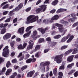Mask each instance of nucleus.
<instances>
[{
  "mask_svg": "<svg viewBox=\"0 0 78 78\" xmlns=\"http://www.w3.org/2000/svg\"><path fill=\"white\" fill-rule=\"evenodd\" d=\"M38 16L34 15H30L29 16L27 19V21L26 22L27 24H29L31 23L34 22L38 20Z\"/></svg>",
  "mask_w": 78,
  "mask_h": 78,
  "instance_id": "obj_1",
  "label": "nucleus"
},
{
  "mask_svg": "<svg viewBox=\"0 0 78 78\" xmlns=\"http://www.w3.org/2000/svg\"><path fill=\"white\" fill-rule=\"evenodd\" d=\"M55 25L56 27H57L59 28H58V30L59 32L62 33V36L64 35V34L66 33L67 30L62 27H63L62 25L58 23H56L55 24Z\"/></svg>",
  "mask_w": 78,
  "mask_h": 78,
  "instance_id": "obj_2",
  "label": "nucleus"
},
{
  "mask_svg": "<svg viewBox=\"0 0 78 78\" xmlns=\"http://www.w3.org/2000/svg\"><path fill=\"white\" fill-rule=\"evenodd\" d=\"M64 56V55L61 54L58 55H57L55 58V61H56L57 63L60 64L62 61V58Z\"/></svg>",
  "mask_w": 78,
  "mask_h": 78,
  "instance_id": "obj_3",
  "label": "nucleus"
},
{
  "mask_svg": "<svg viewBox=\"0 0 78 78\" xmlns=\"http://www.w3.org/2000/svg\"><path fill=\"white\" fill-rule=\"evenodd\" d=\"M9 47L8 46L5 47V48L3 50V52L2 53V56L6 58L8 56L9 54V50L8 48Z\"/></svg>",
  "mask_w": 78,
  "mask_h": 78,
  "instance_id": "obj_4",
  "label": "nucleus"
},
{
  "mask_svg": "<svg viewBox=\"0 0 78 78\" xmlns=\"http://www.w3.org/2000/svg\"><path fill=\"white\" fill-rule=\"evenodd\" d=\"M40 8H38L37 9V12H44L47 8V7L45 5H42L40 6Z\"/></svg>",
  "mask_w": 78,
  "mask_h": 78,
  "instance_id": "obj_5",
  "label": "nucleus"
},
{
  "mask_svg": "<svg viewBox=\"0 0 78 78\" xmlns=\"http://www.w3.org/2000/svg\"><path fill=\"white\" fill-rule=\"evenodd\" d=\"M11 34L10 33H7L3 37V39L4 41H6L9 39L11 38Z\"/></svg>",
  "mask_w": 78,
  "mask_h": 78,
  "instance_id": "obj_6",
  "label": "nucleus"
},
{
  "mask_svg": "<svg viewBox=\"0 0 78 78\" xmlns=\"http://www.w3.org/2000/svg\"><path fill=\"white\" fill-rule=\"evenodd\" d=\"M48 27H47L45 29L42 28H39L37 29V30L39 31H40L42 33V34H45V31H47L48 30Z\"/></svg>",
  "mask_w": 78,
  "mask_h": 78,
  "instance_id": "obj_7",
  "label": "nucleus"
},
{
  "mask_svg": "<svg viewBox=\"0 0 78 78\" xmlns=\"http://www.w3.org/2000/svg\"><path fill=\"white\" fill-rule=\"evenodd\" d=\"M43 22L46 24H50L53 22V21L51 20L50 19H46L43 20Z\"/></svg>",
  "mask_w": 78,
  "mask_h": 78,
  "instance_id": "obj_8",
  "label": "nucleus"
},
{
  "mask_svg": "<svg viewBox=\"0 0 78 78\" xmlns=\"http://www.w3.org/2000/svg\"><path fill=\"white\" fill-rule=\"evenodd\" d=\"M29 46L27 48V50H29L30 49H32L33 48V41H30L29 42Z\"/></svg>",
  "mask_w": 78,
  "mask_h": 78,
  "instance_id": "obj_9",
  "label": "nucleus"
},
{
  "mask_svg": "<svg viewBox=\"0 0 78 78\" xmlns=\"http://www.w3.org/2000/svg\"><path fill=\"white\" fill-rule=\"evenodd\" d=\"M70 36V34H68L66 37H62V39L61 42H64L66 40H67V39H69V37Z\"/></svg>",
  "mask_w": 78,
  "mask_h": 78,
  "instance_id": "obj_10",
  "label": "nucleus"
},
{
  "mask_svg": "<svg viewBox=\"0 0 78 78\" xmlns=\"http://www.w3.org/2000/svg\"><path fill=\"white\" fill-rule=\"evenodd\" d=\"M35 73V71L34 70H33L32 71H30L28 72L27 74V77H28V78L32 77V76H33V75H34Z\"/></svg>",
  "mask_w": 78,
  "mask_h": 78,
  "instance_id": "obj_11",
  "label": "nucleus"
},
{
  "mask_svg": "<svg viewBox=\"0 0 78 78\" xmlns=\"http://www.w3.org/2000/svg\"><path fill=\"white\" fill-rule=\"evenodd\" d=\"M24 30H25V27H20L19 29L18 32L19 33H20V34H22L24 33Z\"/></svg>",
  "mask_w": 78,
  "mask_h": 78,
  "instance_id": "obj_12",
  "label": "nucleus"
},
{
  "mask_svg": "<svg viewBox=\"0 0 78 78\" xmlns=\"http://www.w3.org/2000/svg\"><path fill=\"white\" fill-rule=\"evenodd\" d=\"M37 31L34 30L33 31V35H31V36L33 37L34 40H36L37 39V37H36V35L37 34Z\"/></svg>",
  "mask_w": 78,
  "mask_h": 78,
  "instance_id": "obj_13",
  "label": "nucleus"
},
{
  "mask_svg": "<svg viewBox=\"0 0 78 78\" xmlns=\"http://www.w3.org/2000/svg\"><path fill=\"white\" fill-rule=\"evenodd\" d=\"M31 30L29 31L28 32L26 33L23 35V37L24 38H26V37H28L30 36V35L31 34Z\"/></svg>",
  "mask_w": 78,
  "mask_h": 78,
  "instance_id": "obj_14",
  "label": "nucleus"
},
{
  "mask_svg": "<svg viewBox=\"0 0 78 78\" xmlns=\"http://www.w3.org/2000/svg\"><path fill=\"white\" fill-rule=\"evenodd\" d=\"M59 16L58 15H55L54 16L51 18V20L52 21L53 20H58V19H59Z\"/></svg>",
  "mask_w": 78,
  "mask_h": 78,
  "instance_id": "obj_15",
  "label": "nucleus"
},
{
  "mask_svg": "<svg viewBox=\"0 0 78 78\" xmlns=\"http://www.w3.org/2000/svg\"><path fill=\"white\" fill-rule=\"evenodd\" d=\"M67 11V9H58L56 12L57 14H58V13H60V12H63V11Z\"/></svg>",
  "mask_w": 78,
  "mask_h": 78,
  "instance_id": "obj_16",
  "label": "nucleus"
},
{
  "mask_svg": "<svg viewBox=\"0 0 78 78\" xmlns=\"http://www.w3.org/2000/svg\"><path fill=\"white\" fill-rule=\"evenodd\" d=\"M74 58V55H71V56H69L67 58V61H69V62H72V61L73 60V58Z\"/></svg>",
  "mask_w": 78,
  "mask_h": 78,
  "instance_id": "obj_17",
  "label": "nucleus"
},
{
  "mask_svg": "<svg viewBox=\"0 0 78 78\" xmlns=\"http://www.w3.org/2000/svg\"><path fill=\"white\" fill-rule=\"evenodd\" d=\"M40 45H37L36 47H35V50H34V51L33 52H30V54H32L33 52H34L35 51H37V50H38L39 49H40Z\"/></svg>",
  "mask_w": 78,
  "mask_h": 78,
  "instance_id": "obj_18",
  "label": "nucleus"
},
{
  "mask_svg": "<svg viewBox=\"0 0 78 78\" xmlns=\"http://www.w3.org/2000/svg\"><path fill=\"white\" fill-rule=\"evenodd\" d=\"M50 64V63L49 62H46L45 63H44V62H42L41 63V66H48Z\"/></svg>",
  "mask_w": 78,
  "mask_h": 78,
  "instance_id": "obj_19",
  "label": "nucleus"
},
{
  "mask_svg": "<svg viewBox=\"0 0 78 78\" xmlns=\"http://www.w3.org/2000/svg\"><path fill=\"white\" fill-rule=\"evenodd\" d=\"M71 52H72V50L71 49L66 51L64 53V55L65 56H67L69 54H70Z\"/></svg>",
  "mask_w": 78,
  "mask_h": 78,
  "instance_id": "obj_20",
  "label": "nucleus"
},
{
  "mask_svg": "<svg viewBox=\"0 0 78 78\" xmlns=\"http://www.w3.org/2000/svg\"><path fill=\"white\" fill-rule=\"evenodd\" d=\"M71 50H72V51H73L72 52V54L74 55V54H76V53H78V50L76 48H75L73 49H71Z\"/></svg>",
  "mask_w": 78,
  "mask_h": 78,
  "instance_id": "obj_21",
  "label": "nucleus"
},
{
  "mask_svg": "<svg viewBox=\"0 0 78 78\" xmlns=\"http://www.w3.org/2000/svg\"><path fill=\"white\" fill-rule=\"evenodd\" d=\"M58 2H59L58 0H55L52 2L51 4L53 6H56L58 4Z\"/></svg>",
  "mask_w": 78,
  "mask_h": 78,
  "instance_id": "obj_22",
  "label": "nucleus"
},
{
  "mask_svg": "<svg viewBox=\"0 0 78 78\" xmlns=\"http://www.w3.org/2000/svg\"><path fill=\"white\" fill-rule=\"evenodd\" d=\"M5 32H6V28H3L1 31V34H5Z\"/></svg>",
  "mask_w": 78,
  "mask_h": 78,
  "instance_id": "obj_23",
  "label": "nucleus"
},
{
  "mask_svg": "<svg viewBox=\"0 0 78 78\" xmlns=\"http://www.w3.org/2000/svg\"><path fill=\"white\" fill-rule=\"evenodd\" d=\"M45 40L44 38H40L38 40V42L39 44H41V43H42V42H44Z\"/></svg>",
  "mask_w": 78,
  "mask_h": 78,
  "instance_id": "obj_24",
  "label": "nucleus"
},
{
  "mask_svg": "<svg viewBox=\"0 0 78 78\" xmlns=\"http://www.w3.org/2000/svg\"><path fill=\"white\" fill-rule=\"evenodd\" d=\"M73 36L72 35L69 38V39L67 41V43H69V42H70L73 38Z\"/></svg>",
  "mask_w": 78,
  "mask_h": 78,
  "instance_id": "obj_25",
  "label": "nucleus"
},
{
  "mask_svg": "<svg viewBox=\"0 0 78 78\" xmlns=\"http://www.w3.org/2000/svg\"><path fill=\"white\" fill-rule=\"evenodd\" d=\"M33 27H34L33 26H30L27 27L26 29V32H28V31L30 30H31L32 28H33Z\"/></svg>",
  "mask_w": 78,
  "mask_h": 78,
  "instance_id": "obj_26",
  "label": "nucleus"
},
{
  "mask_svg": "<svg viewBox=\"0 0 78 78\" xmlns=\"http://www.w3.org/2000/svg\"><path fill=\"white\" fill-rule=\"evenodd\" d=\"M58 69L57 68H55L53 70V73L54 75H55V76H56L57 74H58Z\"/></svg>",
  "mask_w": 78,
  "mask_h": 78,
  "instance_id": "obj_27",
  "label": "nucleus"
},
{
  "mask_svg": "<svg viewBox=\"0 0 78 78\" xmlns=\"http://www.w3.org/2000/svg\"><path fill=\"white\" fill-rule=\"evenodd\" d=\"M46 41H48V44H50L51 42V38L50 37H48L46 39Z\"/></svg>",
  "mask_w": 78,
  "mask_h": 78,
  "instance_id": "obj_28",
  "label": "nucleus"
},
{
  "mask_svg": "<svg viewBox=\"0 0 78 78\" xmlns=\"http://www.w3.org/2000/svg\"><path fill=\"white\" fill-rule=\"evenodd\" d=\"M74 66V63H71L70 64H69L67 66V68L68 69H71L72 67V66Z\"/></svg>",
  "mask_w": 78,
  "mask_h": 78,
  "instance_id": "obj_29",
  "label": "nucleus"
},
{
  "mask_svg": "<svg viewBox=\"0 0 78 78\" xmlns=\"http://www.w3.org/2000/svg\"><path fill=\"white\" fill-rule=\"evenodd\" d=\"M40 69H41V72L43 73H44V72H45V68L44 66H43Z\"/></svg>",
  "mask_w": 78,
  "mask_h": 78,
  "instance_id": "obj_30",
  "label": "nucleus"
},
{
  "mask_svg": "<svg viewBox=\"0 0 78 78\" xmlns=\"http://www.w3.org/2000/svg\"><path fill=\"white\" fill-rule=\"evenodd\" d=\"M56 44V42H51L50 43H49V45H51V46H55V45Z\"/></svg>",
  "mask_w": 78,
  "mask_h": 78,
  "instance_id": "obj_31",
  "label": "nucleus"
},
{
  "mask_svg": "<svg viewBox=\"0 0 78 78\" xmlns=\"http://www.w3.org/2000/svg\"><path fill=\"white\" fill-rule=\"evenodd\" d=\"M60 23H61L62 24H67V23H68V22H67L64 21L63 20H61L60 21Z\"/></svg>",
  "mask_w": 78,
  "mask_h": 78,
  "instance_id": "obj_32",
  "label": "nucleus"
},
{
  "mask_svg": "<svg viewBox=\"0 0 78 78\" xmlns=\"http://www.w3.org/2000/svg\"><path fill=\"white\" fill-rule=\"evenodd\" d=\"M70 16L75 20L77 19V17H76V16H75V14H72L70 15Z\"/></svg>",
  "mask_w": 78,
  "mask_h": 78,
  "instance_id": "obj_33",
  "label": "nucleus"
},
{
  "mask_svg": "<svg viewBox=\"0 0 78 78\" xmlns=\"http://www.w3.org/2000/svg\"><path fill=\"white\" fill-rule=\"evenodd\" d=\"M11 62H10L9 61H8L7 63V64H6V66L7 68H8L10 66H11Z\"/></svg>",
  "mask_w": 78,
  "mask_h": 78,
  "instance_id": "obj_34",
  "label": "nucleus"
},
{
  "mask_svg": "<svg viewBox=\"0 0 78 78\" xmlns=\"http://www.w3.org/2000/svg\"><path fill=\"white\" fill-rule=\"evenodd\" d=\"M32 61V58H30L28 59H27L26 61V63H27V64H28L29 63H30Z\"/></svg>",
  "mask_w": 78,
  "mask_h": 78,
  "instance_id": "obj_35",
  "label": "nucleus"
},
{
  "mask_svg": "<svg viewBox=\"0 0 78 78\" xmlns=\"http://www.w3.org/2000/svg\"><path fill=\"white\" fill-rule=\"evenodd\" d=\"M9 6V4H7L6 5H5L2 7V9H6L7 8H8Z\"/></svg>",
  "mask_w": 78,
  "mask_h": 78,
  "instance_id": "obj_36",
  "label": "nucleus"
},
{
  "mask_svg": "<svg viewBox=\"0 0 78 78\" xmlns=\"http://www.w3.org/2000/svg\"><path fill=\"white\" fill-rule=\"evenodd\" d=\"M61 36L60 35H58L57 36H55L54 37V39H59L61 37Z\"/></svg>",
  "mask_w": 78,
  "mask_h": 78,
  "instance_id": "obj_37",
  "label": "nucleus"
},
{
  "mask_svg": "<svg viewBox=\"0 0 78 78\" xmlns=\"http://www.w3.org/2000/svg\"><path fill=\"white\" fill-rule=\"evenodd\" d=\"M75 72V70H72L69 72L68 73V75H71V74H72L73 73Z\"/></svg>",
  "mask_w": 78,
  "mask_h": 78,
  "instance_id": "obj_38",
  "label": "nucleus"
},
{
  "mask_svg": "<svg viewBox=\"0 0 78 78\" xmlns=\"http://www.w3.org/2000/svg\"><path fill=\"white\" fill-rule=\"evenodd\" d=\"M18 49H20L21 50L23 49V47L22 46V44H20L18 46Z\"/></svg>",
  "mask_w": 78,
  "mask_h": 78,
  "instance_id": "obj_39",
  "label": "nucleus"
},
{
  "mask_svg": "<svg viewBox=\"0 0 78 78\" xmlns=\"http://www.w3.org/2000/svg\"><path fill=\"white\" fill-rule=\"evenodd\" d=\"M15 43V41H13L10 43V45L12 47H13Z\"/></svg>",
  "mask_w": 78,
  "mask_h": 78,
  "instance_id": "obj_40",
  "label": "nucleus"
},
{
  "mask_svg": "<svg viewBox=\"0 0 78 78\" xmlns=\"http://www.w3.org/2000/svg\"><path fill=\"white\" fill-rule=\"evenodd\" d=\"M27 67H28V66H23V67L21 68V70H24L25 69H26L27 68Z\"/></svg>",
  "mask_w": 78,
  "mask_h": 78,
  "instance_id": "obj_41",
  "label": "nucleus"
},
{
  "mask_svg": "<svg viewBox=\"0 0 78 78\" xmlns=\"http://www.w3.org/2000/svg\"><path fill=\"white\" fill-rule=\"evenodd\" d=\"M31 9V7H28L25 9V11H26V12H29Z\"/></svg>",
  "mask_w": 78,
  "mask_h": 78,
  "instance_id": "obj_42",
  "label": "nucleus"
},
{
  "mask_svg": "<svg viewBox=\"0 0 78 78\" xmlns=\"http://www.w3.org/2000/svg\"><path fill=\"white\" fill-rule=\"evenodd\" d=\"M67 47L68 46H63L61 47V50H64V49H66V48H67Z\"/></svg>",
  "mask_w": 78,
  "mask_h": 78,
  "instance_id": "obj_43",
  "label": "nucleus"
},
{
  "mask_svg": "<svg viewBox=\"0 0 78 78\" xmlns=\"http://www.w3.org/2000/svg\"><path fill=\"white\" fill-rule=\"evenodd\" d=\"M18 7H19L20 9L23 7V4L21 3L20 4Z\"/></svg>",
  "mask_w": 78,
  "mask_h": 78,
  "instance_id": "obj_44",
  "label": "nucleus"
},
{
  "mask_svg": "<svg viewBox=\"0 0 78 78\" xmlns=\"http://www.w3.org/2000/svg\"><path fill=\"white\" fill-rule=\"evenodd\" d=\"M75 20L74 19H69L68 20V22H73Z\"/></svg>",
  "mask_w": 78,
  "mask_h": 78,
  "instance_id": "obj_45",
  "label": "nucleus"
},
{
  "mask_svg": "<svg viewBox=\"0 0 78 78\" xmlns=\"http://www.w3.org/2000/svg\"><path fill=\"white\" fill-rule=\"evenodd\" d=\"M74 75L75 77H76L78 76V71H76L74 73Z\"/></svg>",
  "mask_w": 78,
  "mask_h": 78,
  "instance_id": "obj_46",
  "label": "nucleus"
},
{
  "mask_svg": "<svg viewBox=\"0 0 78 78\" xmlns=\"http://www.w3.org/2000/svg\"><path fill=\"white\" fill-rule=\"evenodd\" d=\"M10 20H11V19L10 18H9L5 20V23L9 22H10Z\"/></svg>",
  "mask_w": 78,
  "mask_h": 78,
  "instance_id": "obj_47",
  "label": "nucleus"
},
{
  "mask_svg": "<svg viewBox=\"0 0 78 78\" xmlns=\"http://www.w3.org/2000/svg\"><path fill=\"white\" fill-rule=\"evenodd\" d=\"M29 57H30V55L28 54H26L25 59H27L28 58H29Z\"/></svg>",
  "mask_w": 78,
  "mask_h": 78,
  "instance_id": "obj_48",
  "label": "nucleus"
},
{
  "mask_svg": "<svg viewBox=\"0 0 78 78\" xmlns=\"http://www.w3.org/2000/svg\"><path fill=\"white\" fill-rule=\"evenodd\" d=\"M8 3V2H5L3 3H2V4L1 5V6H3L4 5H5V4H6Z\"/></svg>",
  "mask_w": 78,
  "mask_h": 78,
  "instance_id": "obj_49",
  "label": "nucleus"
},
{
  "mask_svg": "<svg viewBox=\"0 0 78 78\" xmlns=\"http://www.w3.org/2000/svg\"><path fill=\"white\" fill-rule=\"evenodd\" d=\"M5 61V59L2 58H0V64L2 63V62H3Z\"/></svg>",
  "mask_w": 78,
  "mask_h": 78,
  "instance_id": "obj_50",
  "label": "nucleus"
},
{
  "mask_svg": "<svg viewBox=\"0 0 78 78\" xmlns=\"http://www.w3.org/2000/svg\"><path fill=\"white\" fill-rule=\"evenodd\" d=\"M8 12H9V11H5L3 12V15H6V14H8Z\"/></svg>",
  "mask_w": 78,
  "mask_h": 78,
  "instance_id": "obj_51",
  "label": "nucleus"
},
{
  "mask_svg": "<svg viewBox=\"0 0 78 78\" xmlns=\"http://www.w3.org/2000/svg\"><path fill=\"white\" fill-rule=\"evenodd\" d=\"M64 65L60 67L59 69L64 70Z\"/></svg>",
  "mask_w": 78,
  "mask_h": 78,
  "instance_id": "obj_52",
  "label": "nucleus"
},
{
  "mask_svg": "<svg viewBox=\"0 0 78 78\" xmlns=\"http://www.w3.org/2000/svg\"><path fill=\"white\" fill-rule=\"evenodd\" d=\"M12 63H16L17 62V59L15 58L12 60Z\"/></svg>",
  "mask_w": 78,
  "mask_h": 78,
  "instance_id": "obj_53",
  "label": "nucleus"
},
{
  "mask_svg": "<svg viewBox=\"0 0 78 78\" xmlns=\"http://www.w3.org/2000/svg\"><path fill=\"white\" fill-rule=\"evenodd\" d=\"M27 45V43H24L23 45V49H24L25 47H26V46Z\"/></svg>",
  "mask_w": 78,
  "mask_h": 78,
  "instance_id": "obj_54",
  "label": "nucleus"
},
{
  "mask_svg": "<svg viewBox=\"0 0 78 78\" xmlns=\"http://www.w3.org/2000/svg\"><path fill=\"white\" fill-rule=\"evenodd\" d=\"M17 73L16 72H14L12 73V76H14V77H15V76H17Z\"/></svg>",
  "mask_w": 78,
  "mask_h": 78,
  "instance_id": "obj_55",
  "label": "nucleus"
},
{
  "mask_svg": "<svg viewBox=\"0 0 78 78\" xmlns=\"http://www.w3.org/2000/svg\"><path fill=\"white\" fill-rule=\"evenodd\" d=\"M17 22V18H16L14 19L13 21V22L14 23H16V22Z\"/></svg>",
  "mask_w": 78,
  "mask_h": 78,
  "instance_id": "obj_56",
  "label": "nucleus"
},
{
  "mask_svg": "<svg viewBox=\"0 0 78 78\" xmlns=\"http://www.w3.org/2000/svg\"><path fill=\"white\" fill-rule=\"evenodd\" d=\"M55 11H56V9H53L50 11V13H52V14H53V13H54L55 12Z\"/></svg>",
  "mask_w": 78,
  "mask_h": 78,
  "instance_id": "obj_57",
  "label": "nucleus"
},
{
  "mask_svg": "<svg viewBox=\"0 0 78 78\" xmlns=\"http://www.w3.org/2000/svg\"><path fill=\"white\" fill-rule=\"evenodd\" d=\"M2 71L3 72H5L6 71V67H4L2 69Z\"/></svg>",
  "mask_w": 78,
  "mask_h": 78,
  "instance_id": "obj_58",
  "label": "nucleus"
},
{
  "mask_svg": "<svg viewBox=\"0 0 78 78\" xmlns=\"http://www.w3.org/2000/svg\"><path fill=\"white\" fill-rule=\"evenodd\" d=\"M14 55H15V52H13L11 53L10 56L12 57L14 56Z\"/></svg>",
  "mask_w": 78,
  "mask_h": 78,
  "instance_id": "obj_59",
  "label": "nucleus"
},
{
  "mask_svg": "<svg viewBox=\"0 0 78 78\" xmlns=\"http://www.w3.org/2000/svg\"><path fill=\"white\" fill-rule=\"evenodd\" d=\"M77 25H78V23H74L73 25V27H76V26H77Z\"/></svg>",
  "mask_w": 78,
  "mask_h": 78,
  "instance_id": "obj_60",
  "label": "nucleus"
},
{
  "mask_svg": "<svg viewBox=\"0 0 78 78\" xmlns=\"http://www.w3.org/2000/svg\"><path fill=\"white\" fill-rule=\"evenodd\" d=\"M58 75H59V76H63V74L62 72H59L58 73Z\"/></svg>",
  "mask_w": 78,
  "mask_h": 78,
  "instance_id": "obj_61",
  "label": "nucleus"
},
{
  "mask_svg": "<svg viewBox=\"0 0 78 78\" xmlns=\"http://www.w3.org/2000/svg\"><path fill=\"white\" fill-rule=\"evenodd\" d=\"M42 1L41 0H38L36 3V5H38V4H39Z\"/></svg>",
  "mask_w": 78,
  "mask_h": 78,
  "instance_id": "obj_62",
  "label": "nucleus"
},
{
  "mask_svg": "<svg viewBox=\"0 0 78 78\" xmlns=\"http://www.w3.org/2000/svg\"><path fill=\"white\" fill-rule=\"evenodd\" d=\"M14 11H10L9 13V15L10 16H11V14Z\"/></svg>",
  "mask_w": 78,
  "mask_h": 78,
  "instance_id": "obj_63",
  "label": "nucleus"
},
{
  "mask_svg": "<svg viewBox=\"0 0 78 78\" xmlns=\"http://www.w3.org/2000/svg\"><path fill=\"white\" fill-rule=\"evenodd\" d=\"M7 71L10 73H11V72H12V69H7Z\"/></svg>",
  "mask_w": 78,
  "mask_h": 78,
  "instance_id": "obj_64",
  "label": "nucleus"
}]
</instances>
